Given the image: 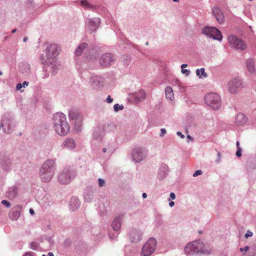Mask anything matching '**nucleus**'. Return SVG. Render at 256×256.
<instances>
[{"instance_id":"f257e3e1","label":"nucleus","mask_w":256,"mask_h":256,"mask_svg":"<svg viewBox=\"0 0 256 256\" xmlns=\"http://www.w3.org/2000/svg\"><path fill=\"white\" fill-rule=\"evenodd\" d=\"M53 120L56 132L61 136L67 134L70 130V126L66 116L62 113H56L53 116Z\"/></svg>"},{"instance_id":"f03ea898","label":"nucleus","mask_w":256,"mask_h":256,"mask_svg":"<svg viewBox=\"0 0 256 256\" xmlns=\"http://www.w3.org/2000/svg\"><path fill=\"white\" fill-rule=\"evenodd\" d=\"M55 161L48 160L42 164L40 172L41 180L48 182L51 180L55 173Z\"/></svg>"},{"instance_id":"7ed1b4c3","label":"nucleus","mask_w":256,"mask_h":256,"mask_svg":"<svg viewBox=\"0 0 256 256\" xmlns=\"http://www.w3.org/2000/svg\"><path fill=\"white\" fill-rule=\"evenodd\" d=\"M204 244L200 240L193 241L188 243L184 248L186 253L189 254H206Z\"/></svg>"},{"instance_id":"20e7f679","label":"nucleus","mask_w":256,"mask_h":256,"mask_svg":"<svg viewBox=\"0 0 256 256\" xmlns=\"http://www.w3.org/2000/svg\"><path fill=\"white\" fill-rule=\"evenodd\" d=\"M75 176V172L72 170L66 168L58 174V180L62 184H67L72 182Z\"/></svg>"},{"instance_id":"39448f33","label":"nucleus","mask_w":256,"mask_h":256,"mask_svg":"<svg viewBox=\"0 0 256 256\" xmlns=\"http://www.w3.org/2000/svg\"><path fill=\"white\" fill-rule=\"evenodd\" d=\"M204 100L206 103L214 110H217L220 106V98L216 93L212 92L207 94Z\"/></svg>"},{"instance_id":"423d86ee","label":"nucleus","mask_w":256,"mask_h":256,"mask_svg":"<svg viewBox=\"0 0 256 256\" xmlns=\"http://www.w3.org/2000/svg\"><path fill=\"white\" fill-rule=\"evenodd\" d=\"M156 244V240L154 238H150L144 245L142 254L144 256H150L154 251Z\"/></svg>"},{"instance_id":"0eeeda50","label":"nucleus","mask_w":256,"mask_h":256,"mask_svg":"<svg viewBox=\"0 0 256 256\" xmlns=\"http://www.w3.org/2000/svg\"><path fill=\"white\" fill-rule=\"evenodd\" d=\"M228 42L232 48L238 50H243L246 48V44L240 38L231 35L228 37Z\"/></svg>"},{"instance_id":"6e6552de","label":"nucleus","mask_w":256,"mask_h":256,"mask_svg":"<svg viewBox=\"0 0 256 256\" xmlns=\"http://www.w3.org/2000/svg\"><path fill=\"white\" fill-rule=\"evenodd\" d=\"M202 32L203 34L212 38L214 40H222V34L216 28L214 27H206L202 29Z\"/></svg>"},{"instance_id":"1a4fd4ad","label":"nucleus","mask_w":256,"mask_h":256,"mask_svg":"<svg viewBox=\"0 0 256 256\" xmlns=\"http://www.w3.org/2000/svg\"><path fill=\"white\" fill-rule=\"evenodd\" d=\"M242 86V80L238 78H232L228 84V92L232 94L236 93Z\"/></svg>"},{"instance_id":"9d476101","label":"nucleus","mask_w":256,"mask_h":256,"mask_svg":"<svg viewBox=\"0 0 256 256\" xmlns=\"http://www.w3.org/2000/svg\"><path fill=\"white\" fill-rule=\"evenodd\" d=\"M60 48L56 44H51L46 48V59L54 58L58 54Z\"/></svg>"},{"instance_id":"9b49d317","label":"nucleus","mask_w":256,"mask_h":256,"mask_svg":"<svg viewBox=\"0 0 256 256\" xmlns=\"http://www.w3.org/2000/svg\"><path fill=\"white\" fill-rule=\"evenodd\" d=\"M114 60L115 58L113 55L109 53L105 54L100 57V64L102 66H106L110 65Z\"/></svg>"},{"instance_id":"f8f14e48","label":"nucleus","mask_w":256,"mask_h":256,"mask_svg":"<svg viewBox=\"0 0 256 256\" xmlns=\"http://www.w3.org/2000/svg\"><path fill=\"white\" fill-rule=\"evenodd\" d=\"M100 23V19L94 18L90 19L88 23V29L90 33L94 32L99 26Z\"/></svg>"},{"instance_id":"ddd939ff","label":"nucleus","mask_w":256,"mask_h":256,"mask_svg":"<svg viewBox=\"0 0 256 256\" xmlns=\"http://www.w3.org/2000/svg\"><path fill=\"white\" fill-rule=\"evenodd\" d=\"M212 12L217 21L220 24L223 23L224 20V17L221 10L218 8H213Z\"/></svg>"},{"instance_id":"4468645a","label":"nucleus","mask_w":256,"mask_h":256,"mask_svg":"<svg viewBox=\"0 0 256 256\" xmlns=\"http://www.w3.org/2000/svg\"><path fill=\"white\" fill-rule=\"evenodd\" d=\"M62 146L66 148L73 150L76 148V144L75 140L73 138H67L64 142Z\"/></svg>"},{"instance_id":"2eb2a0df","label":"nucleus","mask_w":256,"mask_h":256,"mask_svg":"<svg viewBox=\"0 0 256 256\" xmlns=\"http://www.w3.org/2000/svg\"><path fill=\"white\" fill-rule=\"evenodd\" d=\"M246 67L248 70L251 74H254L256 72L254 62L252 59H248L246 62Z\"/></svg>"},{"instance_id":"dca6fc26","label":"nucleus","mask_w":256,"mask_h":256,"mask_svg":"<svg viewBox=\"0 0 256 256\" xmlns=\"http://www.w3.org/2000/svg\"><path fill=\"white\" fill-rule=\"evenodd\" d=\"M133 159L137 162L141 161L143 158V153L142 150L140 148L135 149L132 154Z\"/></svg>"},{"instance_id":"f3484780","label":"nucleus","mask_w":256,"mask_h":256,"mask_svg":"<svg viewBox=\"0 0 256 256\" xmlns=\"http://www.w3.org/2000/svg\"><path fill=\"white\" fill-rule=\"evenodd\" d=\"M122 216H118L116 217L112 224V226L114 230L118 231L121 227V221Z\"/></svg>"},{"instance_id":"a211bd4d","label":"nucleus","mask_w":256,"mask_h":256,"mask_svg":"<svg viewBox=\"0 0 256 256\" xmlns=\"http://www.w3.org/2000/svg\"><path fill=\"white\" fill-rule=\"evenodd\" d=\"M247 118L243 114H238L235 120V122L237 125L241 126L246 123Z\"/></svg>"},{"instance_id":"6ab92c4d","label":"nucleus","mask_w":256,"mask_h":256,"mask_svg":"<svg viewBox=\"0 0 256 256\" xmlns=\"http://www.w3.org/2000/svg\"><path fill=\"white\" fill-rule=\"evenodd\" d=\"M68 116L69 118L72 120H76L78 122H82V117L80 116V114L76 111H70L68 114Z\"/></svg>"},{"instance_id":"aec40b11","label":"nucleus","mask_w":256,"mask_h":256,"mask_svg":"<svg viewBox=\"0 0 256 256\" xmlns=\"http://www.w3.org/2000/svg\"><path fill=\"white\" fill-rule=\"evenodd\" d=\"M166 96L167 99L170 100H174V94L172 88L170 86H166L165 88Z\"/></svg>"},{"instance_id":"412c9836","label":"nucleus","mask_w":256,"mask_h":256,"mask_svg":"<svg viewBox=\"0 0 256 256\" xmlns=\"http://www.w3.org/2000/svg\"><path fill=\"white\" fill-rule=\"evenodd\" d=\"M135 98L138 101L144 100L146 97V92L144 90H140L135 94Z\"/></svg>"},{"instance_id":"4be33fe9","label":"nucleus","mask_w":256,"mask_h":256,"mask_svg":"<svg viewBox=\"0 0 256 256\" xmlns=\"http://www.w3.org/2000/svg\"><path fill=\"white\" fill-rule=\"evenodd\" d=\"M17 194V188L16 187H12L9 188L8 192V196L10 198H15Z\"/></svg>"},{"instance_id":"5701e85b","label":"nucleus","mask_w":256,"mask_h":256,"mask_svg":"<svg viewBox=\"0 0 256 256\" xmlns=\"http://www.w3.org/2000/svg\"><path fill=\"white\" fill-rule=\"evenodd\" d=\"M87 44L86 43L82 44L76 50L75 54L76 56H80L84 50L86 48Z\"/></svg>"},{"instance_id":"b1692460","label":"nucleus","mask_w":256,"mask_h":256,"mask_svg":"<svg viewBox=\"0 0 256 256\" xmlns=\"http://www.w3.org/2000/svg\"><path fill=\"white\" fill-rule=\"evenodd\" d=\"M20 216V212L18 210H14L9 214V217L12 220H17Z\"/></svg>"},{"instance_id":"393cba45","label":"nucleus","mask_w":256,"mask_h":256,"mask_svg":"<svg viewBox=\"0 0 256 256\" xmlns=\"http://www.w3.org/2000/svg\"><path fill=\"white\" fill-rule=\"evenodd\" d=\"M196 74L200 78H202V76L206 78L207 76V74L205 72L204 68L196 70Z\"/></svg>"},{"instance_id":"a878e982","label":"nucleus","mask_w":256,"mask_h":256,"mask_svg":"<svg viewBox=\"0 0 256 256\" xmlns=\"http://www.w3.org/2000/svg\"><path fill=\"white\" fill-rule=\"evenodd\" d=\"M72 202L74 203L75 204V208H72V210H74L76 209L80 206V202L79 200L76 198H72L71 200L70 203H72Z\"/></svg>"},{"instance_id":"bb28decb","label":"nucleus","mask_w":256,"mask_h":256,"mask_svg":"<svg viewBox=\"0 0 256 256\" xmlns=\"http://www.w3.org/2000/svg\"><path fill=\"white\" fill-rule=\"evenodd\" d=\"M81 4L82 5L86 8H92V6L86 0H81Z\"/></svg>"},{"instance_id":"cd10ccee","label":"nucleus","mask_w":256,"mask_h":256,"mask_svg":"<svg viewBox=\"0 0 256 256\" xmlns=\"http://www.w3.org/2000/svg\"><path fill=\"white\" fill-rule=\"evenodd\" d=\"M114 110L116 112H117L119 110H122L124 108V106L122 105L120 106L118 104H114Z\"/></svg>"},{"instance_id":"c85d7f7f","label":"nucleus","mask_w":256,"mask_h":256,"mask_svg":"<svg viewBox=\"0 0 256 256\" xmlns=\"http://www.w3.org/2000/svg\"><path fill=\"white\" fill-rule=\"evenodd\" d=\"M2 204L3 205H5L8 208H10L11 204L10 202H8L6 200H2L1 202Z\"/></svg>"},{"instance_id":"c756f323","label":"nucleus","mask_w":256,"mask_h":256,"mask_svg":"<svg viewBox=\"0 0 256 256\" xmlns=\"http://www.w3.org/2000/svg\"><path fill=\"white\" fill-rule=\"evenodd\" d=\"M253 234L252 232H250V230H248L246 232V233L244 235L245 238H248V237H250L252 236Z\"/></svg>"},{"instance_id":"7c9ffc66","label":"nucleus","mask_w":256,"mask_h":256,"mask_svg":"<svg viewBox=\"0 0 256 256\" xmlns=\"http://www.w3.org/2000/svg\"><path fill=\"white\" fill-rule=\"evenodd\" d=\"M202 174V172L201 170H198L196 171L193 174V176L196 177L198 175H201Z\"/></svg>"},{"instance_id":"2f4dec72","label":"nucleus","mask_w":256,"mask_h":256,"mask_svg":"<svg viewBox=\"0 0 256 256\" xmlns=\"http://www.w3.org/2000/svg\"><path fill=\"white\" fill-rule=\"evenodd\" d=\"M31 248L34 250H36L38 248L37 244L36 242H32L30 244Z\"/></svg>"},{"instance_id":"473e14b6","label":"nucleus","mask_w":256,"mask_h":256,"mask_svg":"<svg viewBox=\"0 0 256 256\" xmlns=\"http://www.w3.org/2000/svg\"><path fill=\"white\" fill-rule=\"evenodd\" d=\"M236 156L238 157H240L242 156V150L240 148H238V149L236 152Z\"/></svg>"},{"instance_id":"72a5a7b5","label":"nucleus","mask_w":256,"mask_h":256,"mask_svg":"<svg viewBox=\"0 0 256 256\" xmlns=\"http://www.w3.org/2000/svg\"><path fill=\"white\" fill-rule=\"evenodd\" d=\"M98 186L100 187L102 186L104 184V181L103 180H102V178H98Z\"/></svg>"},{"instance_id":"f704fd0d","label":"nucleus","mask_w":256,"mask_h":256,"mask_svg":"<svg viewBox=\"0 0 256 256\" xmlns=\"http://www.w3.org/2000/svg\"><path fill=\"white\" fill-rule=\"evenodd\" d=\"M250 249V247L248 246H246L244 248H240V250L241 252H243L244 251L245 252H247Z\"/></svg>"},{"instance_id":"c9c22d12","label":"nucleus","mask_w":256,"mask_h":256,"mask_svg":"<svg viewBox=\"0 0 256 256\" xmlns=\"http://www.w3.org/2000/svg\"><path fill=\"white\" fill-rule=\"evenodd\" d=\"M166 131L165 128H161L160 136H164V134H166Z\"/></svg>"},{"instance_id":"e433bc0d","label":"nucleus","mask_w":256,"mask_h":256,"mask_svg":"<svg viewBox=\"0 0 256 256\" xmlns=\"http://www.w3.org/2000/svg\"><path fill=\"white\" fill-rule=\"evenodd\" d=\"M22 88V84L21 83H18L16 84V90H20Z\"/></svg>"},{"instance_id":"4c0bfd02","label":"nucleus","mask_w":256,"mask_h":256,"mask_svg":"<svg viewBox=\"0 0 256 256\" xmlns=\"http://www.w3.org/2000/svg\"><path fill=\"white\" fill-rule=\"evenodd\" d=\"M113 101V99L110 98V96H108L106 98V102L108 103H111Z\"/></svg>"},{"instance_id":"58836bf2","label":"nucleus","mask_w":256,"mask_h":256,"mask_svg":"<svg viewBox=\"0 0 256 256\" xmlns=\"http://www.w3.org/2000/svg\"><path fill=\"white\" fill-rule=\"evenodd\" d=\"M170 198L172 199V200H174L176 198V195L174 194V192H171L170 194Z\"/></svg>"},{"instance_id":"ea45409f","label":"nucleus","mask_w":256,"mask_h":256,"mask_svg":"<svg viewBox=\"0 0 256 256\" xmlns=\"http://www.w3.org/2000/svg\"><path fill=\"white\" fill-rule=\"evenodd\" d=\"M176 134L178 136H180L182 138H184V136L180 132H176Z\"/></svg>"},{"instance_id":"a19ab883","label":"nucleus","mask_w":256,"mask_h":256,"mask_svg":"<svg viewBox=\"0 0 256 256\" xmlns=\"http://www.w3.org/2000/svg\"><path fill=\"white\" fill-rule=\"evenodd\" d=\"M24 256H34V253L32 252H26Z\"/></svg>"},{"instance_id":"79ce46f5","label":"nucleus","mask_w":256,"mask_h":256,"mask_svg":"<svg viewBox=\"0 0 256 256\" xmlns=\"http://www.w3.org/2000/svg\"><path fill=\"white\" fill-rule=\"evenodd\" d=\"M182 74L186 73V74L188 75L189 74L190 72L188 70L183 69V70H182Z\"/></svg>"},{"instance_id":"37998d69","label":"nucleus","mask_w":256,"mask_h":256,"mask_svg":"<svg viewBox=\"0 0 256 256\" xmlns=\"http://www.w3.org/2000/svg\"><path fill=\"white\" fill-rule=\"evenodd\" d=\"M28 84V82H26V81H24L22 84V87L24 88H26V87Z\"/></svg>"},{"instance_id":"c03bdc74","label":"nucleus","mask_w":256,"mask_h":256,"mask_svg":"<svg viewBox=\"0 0 256 256\" xmlns=\"http://www.w3.org/2000/svg\"><path fill=\"white\" fill-rule=\"evenodd\" d=\"M187 66H188V65L186 64H182L181 66L182 70L184 69V68H185Z\"/></svg>"},{"instance_id":"a18cd8bd","label":"nucleus","mask_w":256,"mask_h":256,"mask_svg":"<svg viewBox=\"0 0 256 256\" xmlns=\"http://www.w3.org/2000/svg\"><path fill=\"white\" fill-rule=\"evenodd\" d=\"M174 202L172 201L170 202V203H169V205L170 207L173 206H174Z\"/></svg>"},{"instance_id":"49530a36","label":"nucleus","mask_w":256,"mask_h":256,"mask_svg":"<svg viewBox=\"0 0 256 256\" xmlns=\"http://www.w3.org/2000/svg\"><path fill=\"white\" fill-rule=\"evenodd\" d=\"M142 198H146V196H147V194H146V193H144H144H143V194H142Z\"/></svg>"},{"instance_id":"de8ad7c7","label":"nucleus","mask_w":256,"mask_h":256,"mask_svg":"<svg viewBox=\"0 0 256 256\" xmlns=\"http://www.w3.org/2000/svg\"><path fill=\"white\" fill-rule=\"evenodd\" d=\"M34 210L30 208V214H34Z\"/></svg>"},{"instance_id":"09e8293b","label":"nucleus","mask_w":256,"mask_h":256,"mask_svg":"<svg viewBox=\"0 0 256 256\" xmlns=\"http://www.w3.org/2000/svg\"><path fill=\"white\" fill-rule=\"evenodd\" d=\"M17 30L16 28H14L12 30V33L14 34L16 32Z\"/></svg>"},{"instance_id":"8fccbe9b","label":"nucleus","mask_w":256,"mask_h":256,"mask_svg":"<svg viewBox=\"0 0 256 256\" xmlns=\"http://www.w3.org/2000/svg\"><path fill=\"white\" fill-rule=\"evenodd\" d=\"M48 256H54V254L51 252H49L48 253Z\"/></svg>"},{"instance_id":"3c124183","label":"nucleus","mask_w":256,"mask_h":256,"mask_svg":"<svg viewBox=\"0 0 256 256\" xmlns=\"http://www.w3.org/2000/svg\"><path fill=\"white\" fill-rule=\"evenodd\" d=\"M236 146H237V148H238H238H240V142L238 141L236 142Z\"/></svg>"},{"instance_id":"603ef678","label":"nucleus","mask_w":256,"mask_h":256,"mask_svg":"<svg viewBox=\"0 0 256 256\" xmlns=\"http://www.w3.org/2000/svg\"><path fill=\"white\" fill-rule=\"evenodd\" d=\"M27 40H28V38H26V37H25V38H23V41H24V42H26L27 41Z\"/></svg>"},{"instance_id":"864d4df0","label":"nucleus","mask_w":256,"mask_h":256,"mask_svg":"<svg viewBox=\"0 0 256 256\" xmlns=\"http://www.w3.org/2000/svg\"><path fill=\"white\" fill-rule=\"evenodd\" d=\"M106 148H104L102 149V152H106Z\"/></svg>"},{"instance_id":"5fc2aeb1","label":"nucleus","mask_w":256,"mask_h":256,"mask_svg":"<svg viewBox=\"0 0 256 256\" xmlns=\"http://www.w3.org/2000/svg\"><path fill=\"white\" fill-rule=\"evenodd\" d=\"M188 138H189V139H191L192 137L190 135H188Z\"/></svg>"},{"instance_id":"6e6d98bb","label":"nucleus","mask_w":256,"mask_h":256,"mask_svg":"<svg viewBox=\"0 0 256 256\" xmlns=\"http://www.w3.org/2000/svg\"><path fill=\"white\" fill-rule=\"evenodd\" d=\"M173 1L175 2H178L179 1V0H173Z\"/></svg>"},{"instance_id":"4d7b16f0","label":"nucleus","mask_w":256,"mask_h":256,"mask_svg":"<svg viewBox=\"0 0 256 256\" xmlns=\"http://www.w3.org/2000/svg\"><path fill=\"white\" fill-rule=\"evenodd\" d=\"M2 72H0V75H2Z\"/></svg>"},{"instance_id":"13d9d810","label":"nucleus","mask_w":256,"mask_h":256,"mask_svg":"<svg viewBox=\"0 0 256 256\" xmlns=\"http://www.w3.org/2000/svg\"><path fill=\"white\" fill-rule=\"evenodd\" d=\"M2 126V124H0V126Z\"/></svg>"},{"instance_id":"bf43d9fd","label":"nucleus","mask_w":256,"mask_h":256,"mask_svg":"<svg viewBox=\"0 0 256 256\" xmlns=\"http://www.w3.org/2000/svg\"><path fill=\"white\" fill-rule=\"evenodd\" d=\"M2 126V124H0V126Z\"/></svg>"},{"instance_id":"052dcab7","label":"nucleus","mask_w":256,"mask_h":256,"mask_svg":"<svg viewBox=\"0 0 256 256\" xmlns=\"http://www.w3.org/2000/svg\"><path fill=\"white\" fill-rule=\"evenodd\" d=\"M42 256H46V255H44V254H43V255H42Z\"/></svg>"}]
</instances>
